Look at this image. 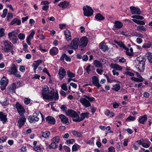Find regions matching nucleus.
Wrapping results in <instances>:
<instances>
[{"label":"nucleus","mask_w":152,"mask_h":152,"mask_svg":"<svg viewBox=\"0 0 152 152\" xmlns=\"http://www.w3.org/2000/svg\"><path fill=\"white\" fill-rule=\"evenodd\" d=\"M2 50L5 52H12L13 48L12 44L8 40H4L1 42Z\"/></svg>","instance_id":"1"},{"label":"nucleus","mask_w":152,"mask_h":152,"mask_svg":"<svg viewBox=\"0 0 152 152\" xmlns=\"http://www.w3.org/2000/svg\"><path fill=\"white\" fill-rule=\"evenodd\" d=\"M145 61V59L142 57H140L137 58L136 62L137 64L136 67L138 71L142 72L144 71Z\"/></svg>","instance_id":"2"},{"label":"nucleus","mask_w":152,"mask_h":152,"mask_svg":"<svg viewBox=\"0 0 152 152\" xmlns=\"http://www.w3.org/2000/svg\"><path fill=\"white\" fill-rule=\"evenodd\" d=\"M51 94L49 92V88L46 86L43 88L42 90V96L43 99L47 100H50V99H52L53 97Z\"/></svg>","instance_id":"3"},{"label":"nucleus","mask_w":152,"mask_h":152,"mask_svg":"<svg viewBox=\"0 0 152 152\" xmlns=\"http://www.w3.org/2000/svg\"><path fill=\"white\" fill-rule=\"evenodd\" d=\"M40 113L39 111H37L33 113L32 116H29L28 118L29 121L31 123L38 121L40 116Z\"/></svg>","instance_id":"4"},{"label":"nucleus","mask_w":152,"mask_h":152,"mask_svg":"<svg viewBox=\"0 0 152 152\" xmlns=\"http://www.w3.org/2000/svg\"><path fill=\"white\" fill-rule=\"evenodd\" d=\"M83 14L85 16L89 17L92 15L93 14V10L89 6L87 5L83 7Z\"/></svg>","instance_id":"5"},{"label":"nucleus","mask_w":152,"mask_h":152,"mask_svg":"<svg viewBox=\"0 0 152 152\" xmlns=\"http://www.w3.org/2000/svg\"><path fill=\"white\" fill-rule=\"evenodd\" d=\"M79 44V39L77 38H75L72 40L70 45H68L66 46V48H68L70 47H71V48L73 49H77L78 48Z\"/></svg>","instance_id":"6"},{"label":"nucleus","mask_w":152,"mask_h":152,"mask_svg":"<svg viewBox=\"0 0 152 152\" xmlns=\"http://www.w3.org/2000/svg\"><path fill=\"white\" fill-rule=\"evenodd\" d=\"M121 47L123 48L126 50V54L129 56H131L133 55V49L132 48H130V50L128 48H127L124 44L122 42H119L117 43Z\"/></svg>","instance_id":"7"},{"label":"nucleus","mask_w":152,"mask_h":152,"mask_svg":"<svg viewBox=\"0 0 152 152\" xmlns=\"http://www.w3.org/2000/svg\"><path fill=\"white\" fill-rule=\"evenodd\" d=\"M66 113L67 115L73 118V121L76 122L75 120L77 118L78 114L75 111L69 109L66 112Z\"/></svg>","instance_id":"8"},{"label":"nucleus","mask_w":152,"mask_h":152,"mask_svg":"<svg viewBox=\"0 0 152 152\" xmlns=\"http://www.w3.org/2000/svg\"><path fill=\"white\" fill-rule=\"evenodd\" d=\"M15 106L19 115L20 116L24 115L23 114L25 113L26 111L22 105L19 103L17 102Z\"/></svg>","instance_id":"9"},{"label":"nucleus","mask_w":152,"mask_h":152,"mask_svg":"<svg viewBox=\"0 0 152 152\" xmlns=\"http://www.w3.org/2000/svg\"><path fill=\"white\" fill-rule=\"evenodd\" d=\"M9 80L5 77H3L0 80L1 88V90H4L8 83Z\"/></svg>","instance_id":"10"},{"label":"nucleus","mask_w":152,"mask_h":152,"mask_svg":"<svg viewBox=\"0 0 152 152\" xmlns=\"http://www.w3.org/2000/svg\"><path fill=\"white\" fill-rule=\"evenodd\" d=\"M89 115V113L88 112L82 113L80 114V117L78 114V117L75 121L78 122L84 120L85 118H88Z\"/></svg>","instance_id":"11"},{"label":"nucleus","mask_w":152,"mask_h":152,"mask_svg":"<svg viewBox=\"0 0 152 152\" xmlns=\"http://www.w3.org/2000/svg\"><path fill=\"white\" fill-rule=\"evenodd\" d=\"M88 39L87 37L84 36L81 37L79 40V46L83 48L86 46L88 43Z\"/></svg>","instance_id":"12"},{"label":"nucleus","mask_w":152,"mask_h":152,"mask_svg":"<svg viewBox=\"0 0 152 152\" xmlns=\"http://www.w3.org/2000/svg\"><path fill=\"white\" fill-rule=\"evenodd\" d=\"M17 68V66L15 64L13 63L12 64L11 66L10 67L8 70L9 74L10 75H13L14 74H15V73L18 72V71Z\"/></svg>","instance_id":"13"},{"label":"nucleus","mask_w":152,"mask_h":152,"mask_svg":"<svg viewBox=\"0 0 152 152\" xmlns=\"http://www.w3.org/2000/svg\"><path fill=\"white\" fill-rule=\"evenodd\" d=\"M58 75L59 76V78L61 80L65 77L66 72L65 70L61 67H60L58 72Z\"/></svg>","instance_id":"14"},{"label":"nucleus","mask_w":152,"mask_h":152,"mask_svg":"<svg viewBox=\"0 0 152 152\" xmlns=\"http://www.w3.org/2000/svg\"><path fill=\"white\" fill-rule=\"evenodd\" d=\"M80 102L86 107L91 106L90 102L86 98H81Z\"/></svg>","instance_id":"15"},{"label":"nucleus","mask_w":152,"mask_h":152,"mask_svg":"<svg viewBox=\"0 0 152 152\" xmlns=\"http://www.w3.org/2000/svg\"><path fill=\"white\" fill-rule=\"evenodd\" d=\"M20 116L21 117L20 118L18 121L17 124L18 126L20 129L24 125L26 120V118H25L24 115Z\"/></svg>","instance_id":"16"},{"label":"nucleus","mask_w":152,"mask_h":152,"mask_svg":"<svg viewBox=\"0 0 152 152\" xmlns=\"http://www.w3.org/2000/svg\"><path fill=\"white\" fill-rule=\"evenodd\" d=\"M130 9L132 14L140 15L141 14L140 9L138 7L131 6L130 7Z\"/></svg>","instance_id":"17"},{"label":"nucleus","mask_w":152,"mask_h":152,"mask_svg":"<svg viewBox=\"0 0 152 152\" xmlns=\"http://www.w3.org/2000/svg\"><path fill=\"white\" fill-rule=\"evenodd\" d=\"M59 117L63 124H66L67 125L69 124L68 118L65 115L63 114H61L59 115Z\"/></svg>","instance_id":"18"},{"label":"nucleus","mask_w":152,"mask_h":152,"mask_svg":"<svg viewBox=\"0 0 152 152\" xmlns=\"http://www.w3.org/2000/svg\"><path fill=\"white\" fill-rule=\"evenodd\" d=\"M7 114L6 113L0 112V121L3 124L5 123L7 120Z\"/></svg>","instance_id":"19"},{"label":"nucleus","mask_w":152,"mask_h":152,"mask_svg":"<svg viewBox=\"0 0 152 152\" xmlns=\"http://www.w3.org/2000/svg\"><path fill=\"white\" fill-rule=\"evenodd\" d=\"M69 3L67 1H62L58 4V6L62 9L67 8L69 5Z\"/></svg>","instance_id":"20"},{"label":"nucleus","mask_w":152,"mask_h":152,"mask_svg":"<svg viewBox=\"0 0 152 152\" xmlns=\"http://www.w3.org/2000/svg\"><path fill=\"white\" fill-rule=\"evenodd\" d=\"M46 121L48 124L54 125L56 123L55 119L50 116H48L46 118Z\"/></svg>","instance_id":"21"},{"label":"nucleus","mask_w":152,"mask_h":152,"mask_svg":"<svg viewBox=\"0 0 152 152\" xmlns=\"http://www.w3.org/2000/svg\"><path fill=\"white\" fill-rule=\"evenodd\" d=\"M92 82L93 85L98 88L101 86V85L99 83V80L96 77L94 76L92 77Z\"/></svg>","instance_id":"22"},{"label":"nucleus","mask_w":152,"mask_h":152,"mask_svg":"<svg viewBox=\"0 0 152 152\" xmlns=\"http://www.w3.org/2000/svg\"><path fill=\"white\" fill-rule=\"evenodd\" d=\"M148 119V116L146 115H145L140 116L138 119L139 122L142 124H144L146 122Z\"/></svg>","instance_id":"23"},{"label":"nucleus","mask_w":152,"mask_h":152,"mask_svg":"<svg viewBox=\"0 0 152 152\" xmlns=\"http://www.w3.org/2000/svg\"><path fill=\"white\" fill-rule=\"evenodd\" d=\"M35 34V31L34 30H31V33L28 37L27 38L26 42L28 45H31V43L30 42V41H31V40L33 38Z\"/></svg>","instance_id":"24"},{"label":"nucleus","mask_w":152,"mask_h":152,"mask_svg":"<svg viewBox=\"0 0 152 152\" xmlns=\"http://www.w3.org/2000/svg\"><path fill=\"white\" fill-rule=\"evenodd\" d=\"M19 32V31L15 30L8 33V37L9 39L17 37V35L18 34Z\"/></svg>","instance_id":"25"},{"label":"nucleus","mask_w":152,"mask_h":152,"mask_svg":"<svg viewBox=\"0 0 152 152\" xmlns=\"http://www.w3.org/2000/svg\"><path fill=\"white\" fill-rule=\"evenodd\" d=\"M16 89V85L15 83H13L8 88V89L10 93L15 92Z\"/></svg>","instance_id":"26"},{"label":"nucleus","mask_w":152,"mask_h":152,"mask_svg":"<svg viewBox=\"0 0 152 152\" xmlns=\"http://www.w3.org/2000/svg\"><path fill=\"white\" fill-rule=\"evenodd\" d=\"M58 52V48L56 47H53L51 49H50L49 53L50 55H56Z\"/></svg>","instance_id":"27"},{"label":"nucleus","mask_w":152,"mask_h":152,"mask_svg":"<svg viewBox=\"0 0 152 152\" xmlns=\"http://www.w3.org/2000/svg\"><path fill=\"white\" fill-rule=\"evenodd\" d=\"M99 47L100 49L102 50L104 52L108 49V46L106 45L105 43L103 42L100 43L99 45Z\"/></svg>","instance_id":"28"},{"label":"nucleus","mask_w":152,"mask_h":152,"mask_svg":"<svg viewBox=\"0 0 152 152\" xmlns=\"http://www.w3.org/2000/svg\"><path fill=\"white\" fill-rule=\"evenodd\" d=\"M50 93L51 94V95H52L53 98L52 99H50V100H52L54 99V100H56L58 99V92H55L54 94V91H50Z\"/></svg>","instance_id":"29"},{"label":"nucleus","mask_w":152,"mask_h":152,"mask_svg":"<svg viewBox=\"0 0 152 152\" xmlns=\"http://www.w3.org/2000/svg\"><path fill=\"white\" fill-rule=\"evenodd\" d=\"M110 66L111 68L115 69L117 70L120 71L122 69V67L116 64L111 63Z\"/></svg>","instance_id":"30"},{"label":"nucleus","mask_w":152,"mask_h":152,"mask_svg":"<svg viewBox=\"0 0 152 152\" xmlns=\"http://www.w3.org/2000/svg\"><path fill=\"white\" fill-rule=\"evenodd\" d=\"M64 34L67 41L71 39V36L70 32L68 30H66L64 32Z\"/></svg>","instance_id":"31"},{"label":"nucleus","mask_w":152,"mask_h":152,"mask_svg":"<svg viewBox=\"0 0 152 152\" xmlns=\"http://www.w3.org/2000/svg\"><path fill=\"white\" fill-rule=\"evenodd\" d=\"M41 134L42 137L46 139H48L50 135V132L49 131H46L45 132H42Z\"/></svg>","instance_id":"32"},{"label":"nucleus","mask_w":152,"mask_h":152,"mask_svg":"<svg viewBox=\"0 0 152 152\" xmlns=\"http://www.w3.org/2000/svg\"><path fill=\"white\" fill-rule=\"evenodd\" d=\"M94 64L97 67H100L101 68H103L102 64L101 63L100 61L96 60L94 62Z\"/></svg>","instance_id":"33"},{"label":"nucleus","mask_w":152,"mask_h":152,"mask_svg":"<svg viewBox=\"0 0 152 152\" xmlns=\"http://www.w3.org/2000/svg\"><path fill=\"white\" fill-rule=\"evenodd\" d=\"M115 27L117 28H121L123 26V23L120 21H115L114 23Z\"/></svg>","instance_id":"34"},{"label":"nucleus","mask_w":152,"mask_h":152,"mask_svg":"<svg viewBox=\"0 0 152 152\" xmlns=\"http://www.w3.org/2000/svg\"><path fill=\"white\" fill-rule=\"evenodd\" d=\"M21 23L20 20H19L18 18H15L12 20L10 24L11 25H12L14 24H16L17 25H19Z\"/></svg>","instance_id":"35"},{"label":"nucleus","mask_w":152,"mask_h":152,"mask_svg":"<svg viewBox=\"0 0 152 152\" xmlns=\"http://www.w3.org/2000/svg\"><path fill=\"white\" fill-rule=\"evenodd\" d=\"M42 62V60L39 59L37 61H34V63L33 64L32 67L37 68L40 64Z\"/></svg>","instance_id":"36"},{"label":"nucleus","mask_w":152,"mask_h":152,"mask_svg":"<svg viewBox=\"0 0 152 152\" xmlns=\"http://www.w3.org/2000/svg\"><path fill=\"white\" fill-rule=\"evenodd\" d=\"M72 133L73 134L77 137H82V134L80 132H79L76 131H73L72 132Z\"/></svg>","instance_id":"37"},{"label":"nucleus","mask_w":152,"mask_h":152,"mask_svg":"<svg viewBox=\"0 0 152 152\" xmlns=\"http://www.w3.org/2000/svg\"><path fill=\"white\" fill-rule=\"evenodd\" d=\"M96 19L98 20H102L104 19V18L101 14L98 13L95 16Z\"/></svg>","instance_id":"38"},{"label":"nucleus","mask_w":152,"mask_h":152,"mask_svg":"<svg viewBox=\"0 0 152 152\" xmlns=\"http://www.w3.org/2000/svg\"><path fill=\"white\" fill-rule=\"evenodd\" d=\"M120 88L121 86L119 84H116L113 85L112 89L115 91H118L120 90Z\"/></svg>","instance_id":"39"},{"label":"nucleus","mask_w":152,"mask_h":152,"mask_svg":"<svg viewBox=\"0 0 152 152\" xmlns=\"http://www.w3.org/2000/svg\"><path fill=\"white\" fill-rule=\"evenodd\" d=\"M104 113L107 116H109L110 117H113L115 115V114L113 112H110L108 110H105Z\"/></svg>","instance_id":"40"},{"label":"nucleus","mask_w":152,"mask_h":152,"mask_svg":"<svg viewBox=\"0 0 152 152\" xmlns=\"http://www.w3.org/2000/svg\"><path fill=\"white\" fill-rule=\"evenodd\" d=\"M132 20L134 22L139 25H144L145 24V22L143 21L138 20L135 19H133Z\"/></svg>","instance_id":"41"},{"label":"nucleus","mask_w":152,"mask_h":152,"mask_svg":"<svg viewBox=\"0 0 152 152\" xmlns=\"http://www.w3.org/2000/svg\"><path fill=\"white\" fill-rule=\"evenodd\" d=\"M83 96L86 99H88V101L90 102H92L95 100V99L93 97H91L89 95H84Z\"/></svg>","instance_id":"42"},{"label":"nucleus","mask_w":152,"mask_h":152,"mask_svg":"<svg viewBox=\"0 0 152 152\" xmlns=\"http://www.w3.org/2000/svg\"><path fill=\"white\" fill-rule=\"evenodd\" d=\"M136 30L139 31H146V28L143 26H138L136 28Z\"/></svg>","instance_id":"43"},{"label":"nucleus","mask_w":152,"mask_h":152,"mask_svg":"<svg viewBox=\"0 0 152 152\" xmlns=\"http://www.w3.org/2000/svg\"><path fill=\"white\" fill-rule=\"evenodd\" d=\"M80 147V146L78 144H75L72 146V150L74 151H77Z\"/></svg>","instance_id":"44"},{"label":"nucleus","mask_w":152,"mask_h":152,"mask_svg":"<svg viewBox=\"0 0 152 152\" xmlns=\"http://www.w3.org/2000/svg\"><path fill=\"white\" fill-rule=\"evenodd\" d=\"M131 79L133 81L137 82H142L144 80V79H141L134 77H131Z\"/></svg>","instance_id":"45"},{"label":"nucleus","mask_w":152,"mask_h":152,"mask_svg":"<svg viewBox=\"0 0 152 152\" xmlns=\"http://www.w3.org/2000/svg\"><path fill=\"white\" fill-rule=\"evenodd\" d=\"M53 142L56 143H58L60 141V137L59 136H56L54 137L52 140Z\"/></svg>","instance_id":"46"},{"label":"nucleus","mask_w":152,"mask_h":152,"mask_svg":"<svg viewBox=\"0 0 152 152\" xmlns=\"http://www.w3.org/2000/svg\"><path fill=\"white\" fill-rule=\"evenodd\" d=\"M67 75L68 77L70 78H73L75 76V74L69 70L67 71Z\"/></svg>","instance_id":"47"},{"label":"nucleus","mask_w":152,"mask_h":152,"mask_svg":"<svg viewBox=\"0 0 152 152\" xmlns=\"http://www.w3.org/2000/svg\"><path fill=\"white\" fill-rule=\"evenodd\" d=\"M18 38L21 40H24L25 38V35L24 34L20 33L18 36Z\"/></svg>","instance_id":"48"},{"label":"nucleus","mask_w":152,"mask_h":152,"mask_svg":"<svg viewBox=\"0 0 152 152\" xmlns=\"http://www.w3.org/2000/svg\"><path fill=\"white\" fill-rule=\"evenodd\" d=\"M9 39L14 44L17 43L18 41V39L17 38V37Z\"/></svg>","instance_id":"49"},{"label":"nucleus","mask_w":152,"mask_h":152,"mask_svg":"<svg viewBox=\"0 0 152 152\" xmlns=\"http://www.w3.org/2000/svg\"><path fill=\"white\" fill-rule=\"evenodd\" d=\"M148 59L151 63H152V53H149L146 54Z\"/></svg>","instance_id":"50"},{"label":"nucleus","mask_w":152,"mask_h":152,"mask_svg":"<svg viewBox=\"0 0 152 152\" xmlns=\"http://www.w3.org/2000/svg\"><path fill=\"white\" fill-rule=\"evenodd\" d=\"M132 17L134 19L142 20L144 19V17L141 16L139 15H134L132 16Z\"/></svg>","instance_id":"51"},{"label":"nucleus","mask_w":152,"mask_h":152,"mask_svg":"<svg viewBox=\"0 0 152 152\" xmlns=\"http://www.w3.org/2000/svg\"><path fill=\"white\" fill-rule=\"evenodd\" d=\"M56 143L54 142H52L51 144L49 145L50 148H51L53 149H55L57 147V145H56Z\"/></svg>","instance_id":"52"},{"label":"nucleus","mask_w":152,"mask_h":152,"mask_svg":"<svg viewBox=\"0 0 152 152\" xmlns=\"http://www.w3.org/2000/svg\"><path fill=\"white\" fill-rule=\"evenodd\" d=\"M0 103L2 105L5 106H7L9 104L8 101L6 99H5L4 101L1 102Z\"/></svg>","instance_id":"53"},{"label":"nucleus","mask_w":152,"mask_h":152,"mask_svg":"<svg viewBox=\"0 0 152 152\" xmlns=\"http://www.w3.org/2000/svg\"><path fill=\"white\" fill-rule=\"evenodd\" d=\"M5 29L3 28H0V38L3 37L5 35Z\"/></svg>","instance_id":"54"},{"label":"nucleus","mask_w":152,"mask_h":152,"mask_svg":"<svg viewBox=\"0 0 152 152\" xmlns=\"http://www.w3.org/2000/svg\"><path fill=\"white\" fill-rule=\"evenodd\" d=\"M152 45L151 43L149 42L143 45L142 46V47L145 48H149Z\"/></svg>","instance_id":"55"},{"label":"nucleus","mask_w":152,"mask_h":152,"mask_svg":"<svg viewBox=\"0 0 152 152\" xmlns=\"http://www.w3.org/2000/svg\"><path fill=\"white\" fill-rule=\"evenodd\" d=\"M135 119V117L129 115L126 119V121H134Z\"/></svg>","instance_id":"56"},{"label":"nucleus","mask_w":152,"mask_h":152,"mask_svg":"<svg viewBox=\"0 0 152 152\" xmlns=\"http://www.w3.org/2000/svg\"><path fill=\"white\" fill-rule=\"evenodd\" d=\"M34 149L37 152H41V149L39 145H37L36 146H34Z\"/></svg>","instance_id":"57"},{"label":"nucleus","mask_w":152,"mask_h":152,"mask_svg":"<svg viewBox=\"0 0 152 152\" xmlns=\"http://www.w3.org/2000/svg\"><path fill=\"white\" fill-rule=\"evenodd\" d=\"M61 88L65 91H66L67 90V87L65 83H64L61 86Z\"/></svg>","instance_id":"58"},{"label":"nucleus","mask_w":152,"mask_h":152,"mask_svg":"<svg viewBox=\"0 0 152 152\" xmlns=\"http://www.w3.org/2000/svg\"><path fill=\"white\" fill-rule=\"evenodd\" d=\"M60 108L62 111H63L64 112H65L66 113V112L67 111H66L67 108L64 105H62L61 106Z\"/></svg>","instance_id":"59"},{"label":"nucleus","mask_w":152,"mask_h":152,"mask_svg":"<svg viewBox=\"0 0 152 152\" xmlns=\"http://www.w3.org/2000/svg\"><path fill=\"white\" fill-rule=\"evenodd\" d=\"M23 49L26 52H28V46L26 43H24L23 45Z\"/></svg>","instance_id":"60"},{"label":"nucleus","mask_w":152,"mask_h":152,"mask_svg":"<svg viewBox=\"0 0 152 152\" xmlns=\"http://www.w3.org/2000/svg\"><path fill=\"white\" fill-rule=\"evenodd\" d=\"M31 100L30 99L26 98L24 99V102L25 104L27 105L31 102Z\"/></svg>","instance_id":"61"},{"label":"nucleus","mask_w":152,"mask_h":152,"mask_svg":"<svg viewBox=\"0 0 152 152\" xmlns=\"http://www.w3.org/2000/svg\"><path fill=\"white\" fill-rule=\"evenodd\" d=\"M63 148L66 152H70L71 150L68 146L64 145Z\"/></svg>","instance_id":"62"},{"label":"nucleus","mask_w":152,"mask_h":152,"mask_svg":"<svg viewBox=\"0 0 152 152\" xmlns=\"http://www.w3.org/2000/svg\"><path fill=\"white\" fill-rule=\"evenodd\" d=\"M91 66L90 65H88L87 67H86V71L87 73L89 74L91 71Z\"/></svg>","instance_id":"63"},{"label":"nucleus","mask_w":152,"mask_h":152,"mask_svg":"<svg viewBox=\"0 0 152 152\" xmlns=\"http://www.w3.org/2000/svg\"><path fill=\"white\" fill-rule=\"evenodd\" d=\"M108 151L109 152H115L114 148L112 146H110L108 148Z\"/></svg>","instance_id":"64"}]
</instances>
